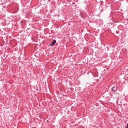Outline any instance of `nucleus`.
Listing matches in <instances>:
<instances>
[{"mask_svg":"<svg viewBox=\"0 0 128 128\" xmlns=\"http://www.w3.org/2000/svg\"><path fill=\"white\" fill-rule=\"evenodd\" d=\"M126 128H128V126H126Z\"/></svg>","mask_w":128,"mask_h":128,"instance_id":"7ed1b4c3","label":"nucleus"},{"mask_svg":"<svg viewBox=\"0 0 128 128\" xmlns=\"http://www.w3.org/2000/svg\"><path fill=\"white\" fill-rule=\"evenodd\" d=\"M112 92H116V86H113L112 88Z\"/></svg>","mask_w":128,"mask_h":128,"instance_id":"f03ea898","label":"nucleus"},{"mask_svg":"<svg viewBox=\"0 0 128 128\" xmlns=\"http://www.w3.org/2000/svg\"><path fill=\"white\" fill-rule=\"evenodd\" d=\"M56 42V40H54L50 44V46H54V44Z\"/></svg>","mask_w":128,"mask_h":128,"instance_id":"f257e3e1","label":"nucleus"}]
</instances>
